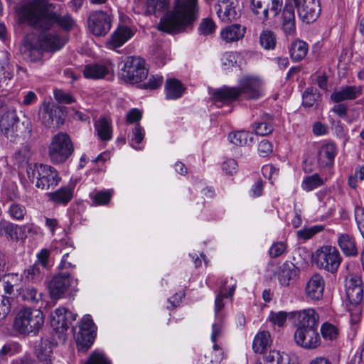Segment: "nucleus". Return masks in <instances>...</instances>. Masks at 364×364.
Returning a JSON list of instances; mask_svg holds the SVG:
<instances>
[{"instance_id": "nucleus-1", "label": "nucleus", "mask_w": 364, "mask_h": 364, "mask_svg": "<svg viewBox=\"0 0 364 364\" xmlns=\"http://www.w3.org/2000/svg\"><path fill=\"white\" fill-rule=\"evenodd\" d=\"M50 6L46 0H33L23 9V18L28 24L40 30H51L57 24L68 31L75 26V21L70 14H58L50 9Z\"/></svg>"}, {"instance_id": "nucleus-2", "label": "nucleus", "mask_w": 364, "mask_h": 364, "mask_svg": "<svg viewBox=\"0 0 364 364\" xmlns=\"http://www.w3.org/2000/svg\"><path fill=\"white\" fill-rule=\"evenodd\" d=\"M197 2L198 0H175L173 10L161 18L158 29L171 34L184 31L196 18Z\"/></svg>"}, {"instance_id": "nucleus-3", "label": "nucleus", "mask_w": 364, "mask_h": 364, "mask_svg": "<svg viewBox=\"0 0 364 364\" xmlns=\"http://www.w3.org/2000/svg\"><path fill=\"white\" fill-rule=\"evenodd\" d=\"M262 81L256 76L245 75L239 80L238 87H225L214 92L215 102L228 103L242 95L247 100H257L263 95Z\"/></svg>"}, {"instance_id": "nucleus-4", "label": "nucleus", "mask_w": 364, "mask_h": 364, "mask_svg": "<svg viewBox=\"0 0 364 364\" xmlns=\"http://www.w3.org/2000/svg\"><path fill=\"white\" fill-rule=\"evenodd\" d=\"M45 321L43 313L38 309L24 307L16 314L13 326L23 336H36L43 328Z\"/></svg>"}, {"instance_id": "nucleus-5", "label": "nucleus", "mask_w": 364, "mask_h": 364, "mask_svg": "<svg viewBox=\"0 0 364 364\" xmlns=\"http://www.w3.org/2000/svg\"><path fill=\"white\" fill-rule=\"evenodd\" d=\"M26 172L30 181L36 182V187L42 190L54 188L61 180L58 171L47 164L36 163L29 166Z\"/></svg>"}, {"instance_id": "nucleus-6", "label": "nucleus", "mask_w": 364, "mask_h": 364, "mask_svg": "<svg viewBox=\"0 0 364 364\" xmlns=\"http://www.w3.org/2000/svg\"><path fill=\"white\" fill-rule=\"evenodd\" d=\"M74 151L73 144L65 132H59L52 138L48 146V156L55 164L65 163Z\"/></svg>"}, {"instance_id": "nucleus-7", "label": "nucleus", "mask_w": 364, "mask_h": 364, "mask_svg": "<svg viewBox=\"0 0 364 364\" xmlns=\"http://www.w3.org/2000/svg\"><path fill=\"white\" fill-rule=\"evenodd\" d=\"M119 77L127 83L135 84L140 82L148 75V70L145 67V61L140 57L129 56L124 61Z\"/></svg>"}, {"instance_id": "nucleus-8", "label": "nucleus", "mask_w": 364, "mask_h": 364, "mask_svg": "<svg viewBox=\"0 0 364 364\" xmlns=\"http://www.w3.org/2000/svg\"><path fill=\"white\" fill-rule=\"evenodd\" d=\"M341 254L336 247L324 245L313 255V262L319 269L336 272L341 262Z\"/></svg>"}, {"instance_id": "nucleus-9", "label": "nucleus", "mask_w": 364, "mask_h": 364, "mask_svg": "<svg viewBox=\"0 0 364 364\" xmlns=\"http://www.w3.org/2000/svg\"><path fill=\"white\" fill-rule=\"evenodd\" d=\"M96 326L90 315H85L81 320L78 332L74 333L75 339L80 351H87L94 342Z\"/></svg>"}, {"instance_id": "nucleus-10", "label": "nucleus", "mask_w": 364, "mask_h": 364, "mask_svg": "<svg viewBox=\"0 0 364 364\" xmlns=\"http://www.w3.org/2000/svg\"><path fill=\"white\" fill-rule=\"evenodd\" d=\"M61 109L50 102L44 101L39 110V119L48 128H58L63 124L64 119L60 115Z\"/></svg>"}, {"instance_id": "nucleus-11", "label": "nucleus", "mask_w": 364, "mask_h": 364, "mask_svg": "<svg viewBox=\"0 0 364 364\" xmlns=\"http://www.w3.org/2000/svg\"><path fill=\"white\" fill-rule=\"evenodd\" d=\"M90 31L96 36H105L111 28V19L109 14L103 11H95L88 18Z\"/></svg>"}, {"instance_id": "nucleus-12", "label": "nucleus", "mask_w": 364, "mask_h": 364, "mask_svg": "<svg viewBox=\"0 0 364 364\" xmlns=\"http://www.w3.org/2000/svg\"><path fill=\"white\" fill-rule=\"evenodd\" d=\"M299 18L306 23L314 22L321 11L320 0H299L295 4Z\"/></svg>"}, {"instance_id": "nucleus-13", "label": "nucleus", "mask_w": 364, "mask_h": 364, "mask_svg": "<svg viewBox=\"0 0 364 364\" xmlns=\"http://www.w3.org/2000/svg\"><path fill=\"white\" fill-rule=\"evenodd\" d=\"M216 13L223 22L237 21L241 16L239 0H218Z\"/></svg>"}, {"instance_id": "nucleus-14", "label": "nucleus", "mask_w": 364, "mask_h": 364, "mask_svg": "<svg viewBox=\"0 0 364 364\" xmlns=\"http://www.w3.org/2000/svg\"><path fill=\"white\" fill-rule=\"evenodd\" d=\"M283 6V0H261L257 1L251 9L260 20L266 21L269 18V11L277 16L281 13Z\"/></svg>"}, {"instance_id": "nucleus-15", "label": "nucleus", "mask_w": 364, "mask_h": 364, "mask_svg": "<svg viewBox=\"0 0 364 364\" xmlns=\"http://www.w3.org/2000/svg\"><path fill=\"white\" fill-rule=\"evenodd\" d=\"M41 31L37 41L44 51L55 52L61 49L66 43V39L56 32H50V30H41Z\"/></svg>"}, {"instance_id": "nucleus-16", "label": "nucleus", "mask_w": 364, "mask_h": 364, "mask_svg": "<svg viewBox=\"0 0 364 364\" xmlns=\"http://www.w3.org/2000/svg\"><path fill=\"white\" fill-rule=\"evenodd\" d=\"M294 339L297 345L306 349H315L321 344L318 328L296 329Z\"/></svg>"}, {"instance_id": "nucleus-17", "label": "nucleus", "mask_w": 364, "mask_h": 364, "mask_svg": "<svg viewBox=\"0 0 364 364\" xmlns=\"http://www.w3.org/2000/svg\"><path fill=\"white\" fill-rule=\"evenodd\" d=\"M76 316L65 308H58L51 314L50 324L56 332L64 333L75 320Z\"/></svg>"}, {"instance_id": "nucleus-18", "label": "nucleus", "mask_w": 364, "mask_h": 364, "mask_svg": "<svg viewBox=\"0 0 364 364\" xmlns=\"http://www.w3.org/2000/svg\"><path fill=\"white\" fill-rule=\"evenodd\" d=\"M32 131L31 121L24 118L22 121L15 122L9 130L3 132L4 135L12 142H19L30 137Z\"/></svg>"}, {"instance_id": "nucleus-19", "label": "nucleus", "mask_w": 364, "mask_h": 364, "mask_svg": "<svg viewBox=\"0 0 364 364\" xmlns=\"http://www.w3.org/2000/svg\"><path fill=\"white\" fill-rule=\"evenodd\" d=\"M325 280L319 274H313L305 286V295L312 301H318L323 298Z\"/></svg>"}, {"instance_id": "nucleus-20", "label": "nucleus", "mask_w": 364, "mask_h": 364, "mask_svg": "<svg viewBox=\"0 0 364 364\" xmlns=\"http://www.w3.org/2000/svg\"><path fill=\"white\" fill-rule=\"evenodd\" d=\"M294 318L297 321V329L318 328L319 315L314 309H307L294 312Z\"/></svg>"}, {"instance_id": "nucleus-21", "label": "nucleus", "mask_w": 364, "mask_h": 364, "mask_svg": "<svg viewBox=\"0 0 364 364\" xmlns=\"http://www.w3.org/2000/svg\"><path fill=\"white\" fill-rule=\"evenodd\" d=\"M281 28L287 36H294L296 33V16L294 6L291 3L283 6L280 17Z\"/></svg>"}, {"instance_id": "nucleus-22", "label": "nucleus", "mask_w": 364, "mask_h": 364, "mask_svg": "<svg viewBox=\"0 0 364 364\" xmlns=\"http://www.w3.org/2000/svg\"><path fill=\"white\" fill-rule=\"evenodd\" d=\"M70 277L69 274H58L55 276L49 284V292L52 299L60 298L70 286Z\"/></svg>"}, {"instance_id": "nucleus-23", "label": "nucleus", "mask_w": 364, "mask_h": 364, "mask_svg": "<svg viewBox=\"0 0 364 364\" xmlns=\"http://www.w3.org/2000/svg\"><path fill=\"white\" fill-rule=\"evenodd\" d=\"M362 86L348 85L335 89L331 95V100L338 103L346 100H353L361 95Z\"/></svg>"}, {"instance_id": "nucleus-24", "label": "nucleus", "mask_w": 364, "mask_h": 364, "mask_svg": "<svg viewBox=\"0 0 364 364\" xmlns=\"http://www.w3.org/2000/svg\"><path fill=\"white\" fill-rule=\"evenodd\" d=\"M235 287L236 281L232 277L225 279L221 282L219 293L215 301V313L216 316H218V313L224 307L223 302V299L232 296L234 294Z\"/></svg>"}, {"instance_id": "nucleus-25", "label": "nucleus", "mask_w": 364, "mask_h": 364, "mask_svg": "<svg viewBox=\"0 0 364 364\" xmlns=\"http://www.w3.org/2000/svg\"><path fill=\"white\" fill-rule=\"evenodd\" d=\"M337 154L336 146L333 143L323 144L317 154V161L320 167H328L333 165L334 159Z\"/></svg>"}, {"instance_id": "nucleus-26", "label": "nucleus", "mask_w": 364, "mask_h": 364, "mask_svg": "<svg viewBox=\"0 0 364 364\" xmlns=\"http://www.w3.org/2000/svg\"><path fill=\"white\" fill-rule=\"evenodd\" d=\"M83 75L86 78L102 79L112 74L109 67L102 64H90L85 67Z\"/></svg>"}, {"instance_id": "nucleus-27", "label": "nucleus", "mask_w": 364, "mask_h": 364, "mask_svg": "<svg viewBox=\"0 0 364 364\" xmlns=\"http://www.w3.org/2000/svg\"><path fill=\"white\" fill-rule=\"evenodd\" d=\"M44 275L45 269L39 267L38 264H33L24 269L21 278L26 282L37 284L43 279Z\"/></svg>"}, {"instance_id": "nucleus-28", "label": "nucleus", "mask_w": 364, "mask_h": 364, "mask_svg": "<svg viewBox=\"0 0 364 364\" xmlns=\"http://www.w3.org/2000/svg\"><path fill=\"white\" fill-rule=\"evenodd\" d=\"M185 87L177 79H167L165 83V93L168 100H176L182 96L185 92Z\"/></svg>"}, {"instance_id": "nucleus-29", "label": "nucleus", "mask_w": 364, "mask_h": 364, "mask_svg": "<svg viewBox=\"0 0 364 364\" xmlns=\"http://www.w3.org/2000/svg\"><path fill=\"white\" fill-rule=\"evenodd\" d=\"M338 245L346 256L354 257L358 255L354 238L349 234H340L338 237Z\"/></svg>"}, {"instance_id": "nucleus-30", "label": "nucleus", "mask_w": 364, "mask_h": 364, "mask_svg": "<svg viewBox=\"0 0 364 364\" xmlns=\"http://www.w3.org/2000/svg\"><path fill=\"white\" fill-rule=\"evenodd\" d=\"M245 33V28H242L240 24H232L222 30L220 36L225 42L232 43L242 38Z\"/></svg>"}, {"instance_id": "nucleus-31", "label": "nucleus", "mask_w": 364, "mask_h": 364, "mask_svg": "<svg viewBox=\"0 0 364 364\" xmlns=\"http://www.w3.org/2000/svg\"><path fill=\"white\" fill-rule=\"evenodd\" d=\"M47 196L51 202L55 204H68L73 198V190L68 186H64L58 190L50 192Z\"/></svg>"}, {"instance_id": "nucleus-32", "label": "nucleus", "mask_w": 364, "mask_h": 364, "mask_svg": "<svg viewBox=\"0 0 364 364\" xmlns=\"http://www.w3.org/2000/svg\"><path fill=\"white\" fill-rule=\"evenodd\" d=\"M19 121L14 108L4 107L2 109L0 119V128L2 133L6 130H9V128L11 127L15 122Z\"/></svg>"}, {"instance_id": "nucleus-33", "label": "nucleus", "mask_w": 364, "mask_h": 364, "mask_svg": "<svg viewBox=\"0 0 364 364\" xmlns=\"http://www.w3.org/2000/svg\"><path fill=\"white\" fill-rule=\"evenodd\" d=\"M36 353L38 360L42 364H52L51 343L48 339H41L39 344L36 346Z\"/></svg>"}, {"instance_id": "nucleus-34", "label": "nucleus", "mask_w": 364, "mask_h": 364, "mask_svg": "<svg viewBox=\"0 0 364 364\" xmlns=\"http://www.w3.org/2000/svg\"><path fill=\"white\" fill-rule=\"evenodd\" d=\"M133 36L132 30L127 26L118 28L112 35L109 43L114 48L122 46Z\"/></svg>"}, {"instance_id": "nucleus-35", "label": "nucleus", "mask_w": 364, "mask_h": 364, "mask_svg": "<svg viewBox=\"0 0 364 364\" xmlns=\"http://www.w3.org/2000/svg\"><path fill=\"white\" fill-rule=\"evenodd\" d=\"M97 134L100 140L109 141L112 136L110 122L106 118H100L95 123Z\"/></svg>"}, {"instance_id": "nucleus-36", "label": "nucleus", "mask_w": 364, "mask_h": 364, "mask_svg": "<svg viewBox=\"0 0 364 364\" xmlns=\"http://www.w3.org/2000/svg\"><path fill=\"white\" fill-rule=\"evenodd\" d=\"M256 364H294L288 355H281L278 351H270Z\"/></svg>"}, {"instance_id": "nucleus-37", "label": "nucleus", "mask_w": 364, "mask_h": 364, "mask_svg": "<svg viewBox=\"0 0 364 364\" xmlns=\"http://www.w3.org/2000/svg\"><path fill=\"white\" fill-rule=\"evenodd\" d=\"M43 50L38 43L34 45L33 43L26 42L23 51V58L30 62L38 61L43 56Z\"/></svg>"}, {"instance_id": "nucleus-38", "label": "nucleus", "mask_w": 364, "mask_h": 364, "mask_svg": "<svg viewBox=\"0 0 364 364\" xmlns=\"http://www.w3.org/2000/svg\"><path fill=\"white\" fill-rule=\"evenodd\" d=\"M270 333L268 331L259 332L255 337L252 348L255 353H263L270 346Z\"/></svg>"}, {"instance_id": "nucleus-39", "label": "nucleus", "mask_w": 364, "mask_h": 364, "mask_svg": "<svg viewBox=\"0 0 364 364\" xmlns=\"http://www.w3.org/2000/svg\"><path fill=\"white\" fill-rule=\"evenodd\" d=\"M308 50L309 47L306 43L296 40L291 46L290 56L293 60L300 61L306 57Z\"/></svg>"}, {"instance_id": "nucleus-40", "label": "nucleus", "mask_w": 364, "mask_h": 364, "mask_svg": "<svg viewBox=\"0 0 364 364\" xmlns=\"http://www.w3.org/2000/svg\"><path fill=\"white\" fill-rule=\"evenodd\" d=\"M273 120V116L269 114H264L261 121L256 122L254 125L255 133L258 135L265 136L273 132V127L270 122Z\"/></svg>"}, {"instance_id": "nucleus-41", "label": "nucleus", "mask_w": 364, "mask_h": 364, "mask_svg": "<svg viewBox=\"0 0 364 364\" xmlns=\"http://www.w3.org/2000/svg\"><path fill=\"white\" fill-rule=\"evenodd\" d=\"M228 140L236 146H249L253 142V137L252 134L248 132L240 131L230 133Z\"/></svg>"}, {"instance_id": "nucleus-42", "label": "nucleus", "mask_w": 364, "mask_h": 364, "mask_svg": "<svg viewBox=\"0 0 364 364\" xmlns=\"http://www.w3.org/2000/svg\"><path fill=\"white\" fill-rule=\"evenodd\" d=\"M168 4V0H147L146 13L159 16L167 10Z\"/></svg>"}, {"instance_id": "nucleus-43", "label": "nucleus", "mask_w": 364, "mask_h": 364, "mask_svg": "<svg viewBox=\"0 0 364 364\" xmlns=\"http://www.w3.org/2000/svg\"><path fill=\"white\" fill-rule=\"evenodd\" d=\"M19 296L23 301L33 305H37L42 300V294L33 287L22 289Z\"/></svg>"}, {"instance_id": "nucleus-44", "label": "nucleus", "mask_w": 364, "mask_h": 364, "mask_svg": "<svg viewBox=\"0 0 364 364\" xmlns=\"http://www.w3.org/2000/svg\"><path fill=\"white\" fill-rule=\"evenodd\" d=\"M324 183V181L318 173L306 176L304 178L301 188L306 191H311Z\"/></svg>"}, {"instance_id": "nucleus-45", "label": "nucleus", "mask_w": 364, "mask_h": 364, "mask_svg": "<svg viewBox=\"0 0 364 364\" xmlns=\"http://www.w3.org/2000/svg\"><path fill=\"white\" fill-rule=\"evenodd\" d=\"M223 352L217 343L213 344V350L204 355V364H220L223 359Z\"/></svg>"}, {"instance_id": "nucleus-46", "label": "nucleus", "mask_w": 364, "mask_h": 364, "mask_svg": "<svg viewBox=\"0 0 364 364\" xmlns=\"http://www.w3.org/2000/svg\"><path fill=\"white\" fill-rule=\"evenodd\" d=\"M6 213L13 220H22L27 211L23 205L17 203H11L8 205Z\"/></svg>"}, {"instance_id": "nucleus-47", "label": "nucleus", "mask_w": 364, "mask_h": 364, "mask_svg": "<svg viewBox=\"0 0 364 364\" xmlns=\"http://www.w3.org/2000/svg\"><path fill=\"white\" fill-rule=\"evenodd\" d=\"M31 146L24 144L21 146L14 154V159L19 165L27 164L32 156Z\"/></svg>"}, {"instance_id": "nucleus-48", "label": "nucleus", "mask_w": 364, "mask_h": 364, "mask_svg": "<svg viewBox=\"0 0 364 364\" xmlns=\"http://www.w3.org/2000/svg\"><path fill=\"white\" fill-rule=\"evenodd\" d=\"M346 295L350 303L354 306L359 305L363 298V290L362 287H355L354 289L348 287L346 289Z\"/></svg>"}, {"instance_id": "nucleus-49", "label": "nucleus", "mask_w": 364, "mask_h": 364, "mask_svg": "<svg viewBox=\"0 0 364 364\" xmlns=\"http://www.w3.org/2000/svg\"><path fill=\"white\" fill-rule=\"evenodd\" d=\"M260 45L267 50L273 49L276 45V37L271 31H264L259 36Z\"/></svg>"}, {"instance_id": "nucleus-50", "label": "nucleus", "mask_w": 364, "mask_h": 364, "mask_svg": "<svg viewBox=\"0 0 364 364\" xmlns=\"http://www.w3.org/2000/svg\"><path fill=\"white\" fill-rule=\"evenodd\" d=\"M302 105L306 107H313L318 100L319 95L316 90L313 87H309L302 95Z\"/></svg>"}, {"instance_id": "nucleus-51", "label": "nucleus", "mask_w": 364, "mask_h": 364, "mask_svg": "<svg viewBox=\"0 0 364 364\" xmlns=\"http://www.w3.org/2000/svg\"><path fill=\"white\" fill-rule=\"evenodd\" d=\"M321 333L325 340L333 341L338 335V330L334 325L326 322L321 327Z\"/></svg>"}, {"instance_id": "nucleus-52", "label": "nucleus", "mask_w": 364, "mask_h": 364, "mask_svg": "<svg viewBox=\"0 0 364 364\" xmlns=\"http://www.w3.org/2000/svg\"><path fill=\"white\" fill-rule=\"evenodd\" d=\"M20 277L17 274L5 275L3 278V288L6 294H11L14 291V287L17 284Z\"/></svg>"}, {"instance_id": "nucleus-53", "label": "nucleus", "mask_w": 364, "mask_h": 364, "mask_svg": "<svg viewBox=\"0 0 364 364\" xmlns=\"http://www.w3.org/2000/svg\"><path fill=\"white\" fill-rule=\"evenodd\" d=\"M216 28V25L213 20L210 18H205L202 19L199 27L198 31L200 34L208 36L213 34Z\"/></svg>"}, {"instance_id": "nucleus-54", "label": "nucleus", "mask_w": 364, "mask_h": 364, "mask_svg": "<svg viewBox=\"0 0 364 364\" xmlns=\"http://www.w3.org/2000/svg\"><path fill=\"white\" fill-rule=\"evenodd\" d=\"M240 55L237 52H226L221 58L222 64L225 69L234 67L237 65Z\"/></svg>"}, {"instance_id": "nucleus-55", "label": "nucleus", "mask_w": 364, "mask_h": 364, "mask_svg": "<svg viewBox=\"0 0 364 364\" xmlns=\"http://www.w3.org/2000/svg\"><path fill=\"white\" fill-rule=\"evenodd\" d=\"M324 226L314 225L310 228L301 229L297 232V235L299 238L308 240L312 237L314 235L323 230Z\"/></svg>"}, {"instance_id": "nucleus-56", "label": "nucleus", "mask_w": 364, "mask_h": 364, "mask_svg": "<svg viewBox=\"0 0 364 364\" xmlns=\"http://www.w3.org/2000/svg\"><path fill=\"white\" fill-rule=\"evenodd\" d=\"M50 252L48 249H42L36 255L37 260L34 264H38L43 269L49 267V258Z\"/></svg>"}, {"instance_id": "nucleus-57", "label": "nucleus", "mask_w": 364, "mask_h": 364, "mask_svg": "<svg viewBox=\"0 0 364 364\" xmlns=\"http://www.w3.org/2000/svg\"><path fill=\"white\" fill-rule=\"evenodd\" d=\"M54 98L58 102L63 104H71L75 102V98L70 93L63 90H55Z\"/></svg>"}, {"instance_id": "nucleus-58", "label": "nucleus", "mask_w": 364, "mask_h": 364, "mask_svg": "<svg viewBox=\"0 0 364 364\" xmlns=\"http://www.w3.org/2000/svg\"><path fill=\"white\" fill-rule=\"evenodd\" d=\"M112 197V192L109 191H100L93 197L92 202L96 205H107Z\"/></svg>"}, {"instance_id": "nucleus-59", "label": "nucleus", "mask_w": 364, "mask_h": 364, "mask_svg": "<svg viewBox=\"0 0 364 364\" xmlns=\"http://www.w3.org/2000/svg\"><path fill=\"white\" fill-rule=\"evenodd\" d=\"M354 216L360 234L364 238V208L360 205H356L355 207Z\"/></svg>"}, {"instance_id": "nucleus-60", "label": "nucleus", "mask_w": 364, "mask_h": 364, "mask_svg": "<svg viewBox=\"0 0 364 364\" xmlns=\"http://www.w3.org/2000/svg\"><path fill=\"white\" fill-rule=\"evenodd\" d=\"M85 364H111V363L104 353L95 351Z\"/></svg>"}, {"instance_id": "nucleus-61", "label": "nucleus", "mask_w": 364, "mask_h": 364, "mask_svg": "<svg viewBox=\"0 0 364 364\" xmlns=\"http://www.w3.org/2000/svg\"><path fill=\"white\" fill-rule=\"evenodd\" d=\"M287 314L284 311H279L277 313L271 312L269 316V320L278 326H283L287 321Z\"/></svg>"}, {"instance_id": "nucleus-62", "label": "nucleus", "mask_w": 364, "mask_h": 364, "mask_svg": "<svg viewBox=\"0 0 364 364\" xmlns=\"http://www.w3.org/2000/svg\"><path fill=\"white\" fill-rule=\"evenodd\" d=\"M10 298L2 296L0 298V321L5 318L11 311Z\"/></svg>"}, {"instance_id": "nucleus-63", "label": "nucleus", "mask_w": 364, "mask_h": 364, "mask_svg": "<svg viewBox=\"0 0 364 364\" xmlns=\"http://www.w3.org/2000/svg\"><path fill=\"white\" fill-rule=\"evenodd\" d=\"M223 323L221 321L215 323L212 326V333L210 336L211 341L215 344L223 334Z\"/></svg>"}, {"instance_id": "nucleus-64", "label": "nucleus", "mask_w": 364, "mask_h": 364, "mask_svg": "<svg viewBox=\"0 0 364 364\" xmlns=\"http://www.w3.org/2000/svg\"><path fill=\"white\" fill-rule=\"evenodd\" d=\"M292 276L293 271L289 268L284 267L279 274V283L284 287L289 286Z\"/></svg>"}]
</instances>
